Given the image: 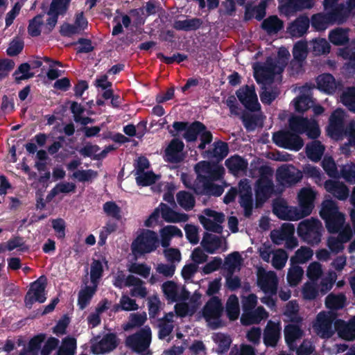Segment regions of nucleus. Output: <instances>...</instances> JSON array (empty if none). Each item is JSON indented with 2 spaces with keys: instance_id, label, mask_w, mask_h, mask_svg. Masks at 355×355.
I'll return each mask as SVG.
<instances>
[{
  "instance_id": "nucleus-57",
  "label": "nucleus",
  "mask_w": 355,
  "mask_h": 355,
  "mask_svg": "<svg viewBox=\"0 0 355 355\" xmlns=\"http://www.w3.org/2000/svg\"><path fill=\"white\" fill-rule=\"evenodd\" d=\"M346 297L344 295H334L329 294L326 297V306L331 309H342L345 304Z\"/></svg>"
},
{
  "instance_id": "nucleus-37",
  "label": "nucleus",
  "mask_w": 355,
  "mask_h": 355,
  "mask_svg": "<svg viewBox=\"0 0 355 355\" xmlns=\"http://www.w3.org/2000/svg\"><path fill=\"white\" fill-rule=\"evenodd\" d=\"M309 125V120L303 116L293 115L288 119L290 130L299 135L305 133Z\"/></svg>"
},
{
  "instance_id": "nucleus-27",
  "label": "nucleus",
  "mask_w": 355,
  "mask_h": 355,
  "mask_svg": "<svg viewBox=\"0 0 355 355\" xmlns=\"http://www.w3.org/2000/svg\"><path fill=\"white\" fill-rule=\"evenodd\" d=\"M285 342L288 347L293 349L295 347V343L304 336V331L301 327L293 323L288 324L284 329Z\"/></svg>"
},
{
  "instance_id": "nucleus-54",
  "label": "nucleus",
  "mask_w": 355,
  "mask_h": 355,
  "mask_svg": "<svg viewBox=\"0 0 355 355\" xmlns=\"http://www.w3.org/2000/svg\"><path fill=\"white\" fill-rule=\"evenodd\" d=\"M307 54V43L306 42L299 41L294 45L293 49V58L300 65L306 59Z\"/></svg>"
},
{
  "instance_id": "nucleus-19",
  "label": "nucleus",
  "mask_w": 355,
  "mask_h": 355,
  "mask_svg": "<svg viewBox=\"0 0 355 355\" xmlns=\"http://www.w3.org/2000/svg\"><path fill=\"white\" fill-rule=\"evenodd\" d=\"M223 307L218 297L212 296L202 308V316L209 322L211 319H219L223 313Z\"/></svg>"
},
{
  "instance_id": "nucleus-18",
  "label": "nucleus",
  "mask_w": 355,
  "mask_h": 355,
  "mask_svg": "<svg viewBox=\"0 0 355 355\" xmlns=\"http://www.w3.org/2000/svg\"><path fill=\"white\" fill-rule=\"evenodd\" d=\"M316 193L311 189L304 187L301 189L297 195L300 209L304 213V216H309L314 208V202Z\"/></svg>"
},
{
  "instance_id": "nucleus-29",
  "label": "nucleus",
  "mask_w": 355,
  "mask_h": 355,
  "mask_svg": "<svg viewBox=\"0 0 355 355\" xmlns=\"http://www.w3.org/2000/svg\"><path fill=\"white\" fill-rule=\"evenodd\" d=\"M162 217L168 223L186 222L189 219L187 214L178 213L168 207L166 204L161 202L159 205Z\"/></svg>"
},
{
  "instance_id": "nucleus-60",
  "label": "nucleus",
  "mask_w": 355,
  "mask_h": 355,
  "mask_svg": "<svg viewBox=\"0 0 355 355\" xmlns=\"http://www.w3.org/2000/svg\"><path fill=\"white\" fill-rule=\"evenodd\" d=\"M136 182L139 186L147 187L153 184L157 180V176L153 171L137 174Z\"/></svg>"
},
{
  "instance_id": "nucleus-10",
  "label": "nucleus",
  "mask_w": 355,
  "mask_h": 355,
  "mask_svg": "<svg viewBox=\"0 0 355 355\" xmlns=\"http://www.w3.org/2000/svg\"><path fill=\"white\" fill-rule=\"evenodd\" d=\"M344 116L345 113L341 109H336L330 115L327 131L331 138L338 140L346 134Z\"/></svg>"
},
{
  "instance_id": "nucleus-9",
  "label": "nucleus",
  "mask_w": 355,
  "mask_h": 355,
  "mask_svg": "<svg viewBox=\"0 0 355 355\" xmlns=\"http://www.w3.org/2000/svg\"><path fill=\"white\" fill-rule=\"evenodd\" d=\"M336 316L333 313L320 312L316 318L314 329L317 334L322 338H329L334 334L333 324H335Z\"/></svg>"
},
{
  "instance_id": "nucleus-34",
  "label": "nucleus",
  "mask_w": 355,
  "mask_h": 355,
  "mask_svg": "<svg viewBox=\"0 0 355 355\" xmlns=\"http://www.w3.org/2000/svg\"><path fill=\"white\" fill-rule=\"evenodd\" d=\"M325 150V147L318 140H314L306 144L305 152L307 157L314 162H318Z\"/></svg>"
},
{
  "instance_id": "nucleus-32",
  "label": "nucleus",
  "mask_w": 355,
  "mask_h": 355,
  "mask_svg": "<svg viewBox=\"0 0 355 355\" xmlns=\"http://www.w3.org/2000/svg\"><path fill=\"white\" fill-rule=\"evenodd\" d=\"M267 316V312L263 306H258L252 311L243 313L241 321L244 325L258 324Z\"/></svg>"
},
{
  "instance_id": "nucleus-58",
  "label": "nucleus",
  "mask_w": 355,
  "mask_h": 355,
  "mask_svg": "<svg viewBox=\"0 0 355 355\" xmlns=\"http://www.w3.org/2000/svg\"><path fill=\"white\" fill-rule=\"evenodd\" d=\"M147 320L146 313H131L129 316V321L124 327L125 330L141 327Z\"/></svg>"
},
{
  "instance_id": "nucleus-14",
  "label": "nucleus",
  "mask_w": 355,
  "mask_h": 355,
  "mask_svg": "<svg viewBox=\"0 0 355 355\" xmlns=\"http://www.w3.org/2000/svg\"><path fill=\"white\" fill-rule=\"evenodd\" d=\"M184 144L178 138L173 139L164 150V159L171 164H179L184 161Z\"/></svg>"
},
{
  "instance_id": "nucleus-44",
  "label": "nucleus",
  "mask_w": 355,
  "mask_h": 355,
  "mask_svg": "<svg viewBox=\"0 0 355 355\" xmlns=\"http://www.w3.org/2000/svg\"><path fill=\"white\" fill-rule=\"evenodd\" d=\"M318 87L327 92L333 93L336 89L334 77L330 73H323L317 78Z\"/></svg>"
},
{
  "instance_id": "nucleus-45",
  "label": "nucleus",
  "mask_w": 355,
  "mask_h": 355,
  "mask_svg": "<svg viewBox=\"0 0 355 355\" xmlns=\"http://www.w3.org/2000/svg\"><path fill=\"white\" fill-rule=\"evenodd\" d=\"M178 284L173 281H166L162 285V292L168 302H178Z\"/></svg>"
},
{
  "instance_id": "nucleus-20",
  "label": "nucleus",
  "mask_w": 355,
  "mask_h": 355,
  "mask_svg": "<svg viewBox=\"0 0 355 355\" xmlns=\"http://www.w3.org/2000/svg\"><path fill=\"white\" fill-rule=\"evenodd\" d=\"M285 68H253L254 77L258 84L263 86L273 83L275 74H281Z\"/></svg>"
},
{
  "instance_id": "nucleus-15",
  "label": "nucleus",
  "mask_w": 355,
  "mask_h": 355,
  "mask_svg": "<svg viewBox=\"0 0 355 355\" xmlns=\"http://www.w3.org/2000/svg\"><path fill=\"white\" fill-rule=\"evenodd\" d=\"M194 170L196 173L206 175L211 182L220 180L225 173V168L223 166L209 161L198 162L194 166Z\"/></svg>"
},
{
  "instance_id": "nucleus-12",
  "label": "nucleus",
  "mask_w": 355,
  "mask_h": 355,
  "mask_svg": "<svg viewBox=\"0 0 355 355\" xmlns=\"http://www.w3.org/2000/svg\"><path fill=\"white\" fill-rule=\"evenodd\" d=\"M302 178V171L293 166L283 165L276 171L277 181L284 187H291L300 182Z\"/></svg>"
},
{
  "instance_id": "nucleus-46",
  "label": "nucleus",
  "mask_w": 355,
  "mask_h": 355,
  "mask_svg": "<svg viewBox=\"0 0 355 355\" xmlns=\"http://www.w3.org/2000/svg\"><path fill=\"white\" fill-rule=\"evenodd\" d=\"M226 313L230 320H235L240 313L239 299L236 295H231L226 302Z\"/></svg>"
},
{
  "instance_id": "nucleus-17",
  "label": "nucleus",
  "mask_w": 355,
  "mask_h": 355,
  "mask_svg": "<svg viewBox=\"0 0 355 355\" xmlns=\"http://www.w3.org/2000/svg\"><path fill=\"white\" fill-rule=\"evenodd\" d=\"M280 322L269 320L263 330V340L266 347H275L281 338Z\"/></svg>"
},
{
  "instance_id": "nucleus-33",
  "label": "nucleus",
  "mask_w": 355,
  "mask_h": 355,
  "mask_svg": "<svg viewBox=\"0 0 355 355\" xmlns=\"http://www.w3.org/2000/svg\"><path fill=\"white\" fill-rule=\"evenodd\" d=\"M119 345V339L114 333H108L103 336L98 343L96 348L101 354L110 352Z\"/></svg>"
},
{
  "instance_id": "nucleus-36",
  "label": "nucleus",
  "mask_w": 355,
  "mask_h": 355,
  "mask_svg": "<svg viewBox=\"0 0 355 355\" xmlns=\"http://www.w3.org/2000/svg\"><path fill=\"white\" fill-rule=\"evenodd\" d=\"M349 29L343 28H336L329 33V40L334 45L343 46L349 43Z\"/></svg>"
},
{
  "instance_id": "nucleus-7",
  "label": "nucleus",
  "mask_w": 355,
  "mask_h": 355,
  "mask_svg": "<svg viewBox=\"0 0 355 355\" xmlns=\"http://www.w3.org/2000/svg\"><path fill=\"white\" fill-rule=\"evenodd\" d=\"M197 177L193 182L192 191L198 196H220L224 189L222 186L209 181V178L202 173H196Z\"/></svg>"
},
{
  "instance_id": "nucleus-55",
  "label": "nucleus",
  "mask_w": 355,
  "mask_h": 355,
  "mask_svg": "<svg viewBox=\"0 0 355 355\" xmlns=\"http://www.w3.org/2000/svg\"><path fill=\"white\" fill-rule=\"evenodd\" d=\"M313 104L311 97L308 95H301L294 99V107L296 112L304 113L308 110Z\"/></svg>"
},
{
  "instance_id": "nucleus-28",
  "label": "nucleus",
  "mask_w": 355,
  "mask_h": 355,
  "mask_svg": "<svg viewBox=\"0 0 355 355\" xmlns=\"http://www.w3.org/2000/svg\"><path fill=\"white\" fill-rule=\"evenodd\" d=\"M335 329L339 336L346 340H354L355 339V322H345L344 320L337 319L335 321Z\"/></svg>"
},
{
  "instance_id": "nucleus-51",
  "label": "nucleus",
  "mask_w": 355,
  "mask_h": 355,
  "mask_svg": "<svg viewBox=\"0 0 355 355\" xmlns=\"http://www.w3.org/2000/svg\"><path fill=\"white\" fill-rule=\"evenodd\" d=\"M46 339L45 334H39L33 336L28 342L27 349L32 355H38L41 351L42 345Z\"/></svg>"
},
{
  "instance_id": "nucleus-41",
  "label": "nucleus",
  "mask_w": 355,
  "mask_h": 355,
  "mask_svg": "<svg viewBox=\"0 0 355 355\" xmlns=\"http://www.w3.org/2000/svg\"><path fill=\"white\" fill-rule=\"evenodd\" d=\"M213 146L214 148L212 150L205 151L208 157H212L218 160H222L227 155L229 147L226 142L219 140L215 141Z\"/></svg>"
},
{
  "instance_id": "nucleus-23",
  "label": "nucleus",
  "mask_w": 355,
  "mask_h": 355,
  "mask_svg": "<svg viewBox=\"0 0 355 355\" xmlns=\"http://www.w3.org/2000/svg\"><path fill=\"white\" fill-rule=\"evenodd\" d=\"M269 171H270V168L268 166H261L260 168L261 175L256 182L255 191L270 198L274 193V184L271 179L263 175Z\"/></svg>"
},
{
  "instance_id": "nucleus-53",
  "label": "nucleus",
  "mask_w": 355,
  "mask_h": 355,
  "mask_svg": "<svg viewBox=\"0 0 355 355\" xmlns=\"http://www.w3.org/2000/svg\"><path fill=\"white\" fill-rule=\"evenodd\" d=\"M340 100L342 103L347 107V109L355 113V87H351L344 92Z\"/></svg>"
},
{
  "instance_id": "nucleus-21",
  "label": "nucleus",
  "mask_w": 355,
  "mask_h": 355,
  "mask_svg": "<svg viewBox=\"0 0 355 355\" xmlns=\"http://www.w3.org/2000/svg\"><path fill=\"white\" fill-rule=\"evenodd\" d=\"M325 190L339 200H345L349 196L347 185L340 181L327 180L324 183Z\"/></svg>"
},
{
  "instance_id": "nucleus-25",
  "label": "nucleus",
  "mask_w": 355,
  "mask_h": 355,
  "mask_svg": "<svg viewBox=\"0 0 355 355\" xmlns=\"http://www.w3.org/2000/svg\"><path fill=\"white\" fill-rule=\"evenodd\" d=\"M310 24V20L306 15H300L287 28V33L293 37H300L304 35Z\"/></svg>"
},
{
  "instance_id": "nucleus-13",
  "label": "nucleus",
  "mask_w": 355,
  "mask_h": 355,
  "mask_svg": "<svg viewBox=\"0 0 355 355\" xmlns=\"http://www.w3.org/2000/svg\"><path fill=\"white\" fill-rule=\"evenodd\" d=\"M314 6V0H282L278 6L279 12L287 17L294 16L297 12L310 9Z\"/></svg>"
},
{
  "instance_id": "nucleus-63",
  "label": "nucleus",
  "mask_w": 355,
  "mask_h": 355,
  "mask_svg": "<svg viewBox=\"0 0 355 355\" xmlns=\"http://www.w3.org/2000/svg\"><path fill=\"white\" fill-rule=\"evenodd\" d=\"M321 166L330 178H337L338 176L337 166L332 157H324Z\"/></svg>"
},
{
  "instance_id": "nucleus-59",
  "label": "nucleus",
  "mask_w": 355,
  "mask_h": 355,
  "mask_svg": "<svg viewBox=\"0 0 355 355\" xmlns=\"http://www.w3.org/2000/svg\"><path fill=\"white\" fill-rule=\"evenodd\" d=\"M239 202L244 209V216L250 218L252 214L253 199L252 193L240 194Z\"/></svg>"
},
{
  "instance_id": "nucleus-2",
  "label": "nucleus",
  "mask_w": 355,
  "mask_h": 355,
  "mask_svg": "<svg viewBox=\"0 0 355 355\" xmlns=\"http://www.w3.org/2000/svg\"><path fill=\"white\" fill-rule=\"evenodd\" d=\"M159 245L157 233L153 230L144 229L131 244V250L136 257L155 251Z\"/></svg>"
},
{
  "instance_id": "nucleus-24",
  "label": "nucleus",
  "mask_w": 355,
  "mask_h": 355,
  "mask_svg": "<svg viewBox=\"0 0 355 355\" xmlns=\"http://www.w3.org/2000/svg\"><path fill=\"white\" fill-rule=\"evenodd\" d=\"M343 24L337 19L336 15L325 12L313 15L311 25L318 31L325 30L329 24Z\"/></svg>"
},
{
  "instance_id": "nucleus-26",
  "label": "nucleus",
  "mask_w": 355,
  "mask_h": 355,
  "mask_svg": "<svg viewBox=\"0 0 355 355\" xmlns=\"http://www.w3.org/2000/svg\"><path fill=\"white\" fill-rule=\"evenodd\" d=\"M340 0H324L323 6L325 12L336 15L337 19L342 23L347 18V10L344 3H339Z\"/></svg>"
},
{
  "instance_id": "nucleus-6",
  "label": "nucleus",
  "mask_w": 355,
  "mask_h": 355,
  "mask_svg": "<svg viewBox=\"0 0 355 355\" xmlns=\"http://www.w3.org/2000/svg\"><path fill=\"white\" fill-rule=\"evenodd\" d=\"M274 143L279 147L299 151L304 146V140L297 134L289 130H280L273 134Z\"/></svg>"
},
{
  "instance_id": "nucleus-56",
  "label": "nucleus",
  "mask_w": 355,
  "mask_h": 355,
  "mask_svg": "<svg viewBox=\"0 0 355 355\" xmlns=\"http://www.w3.org/2000/svg\"><path fill=\"white\" fill-rule=\"evenodd\" d=\"M171 320L168 318L167 315L160 318L159 320V331L158 338L161 340L166 338L168 336L173 329V325L169 323Z\"/></svg>"
},
{
  "instance_id": "nucleus-16",
  "label": "nucleus",
  "mask_w": 355,
  "mask_h": 355,
  "mask_svg": "<svg viewBox=\"0 0 355 355\" xmlns=\"http://www.w3.org/2000/svg\"><path fill=\"white\" fill-rule=\"evenodd\" d=\"M236 94L239 101L247 110L256 112L261 109L254 87L245 85L238 89Z\"/></svg>"
},
{
  "instance_id": "nucleus-30",
  "label": "nucleus",
  "mask_w": 355,
  "mask_h": 355,
  "mask_svg": "<svg viewBox=\"0 0 355 355\" xmlns=\"http://www.w3.org/2000/svg\"><path fill=\"white\" fill-rule=\"evenodd\" d=\"M225 164L230 173L234 175L240 172L245 171L248 166V161L238 155H234L227 158L225 162Z\"/></svg>"
},
{
  "instance_id": "nucleus-61",
  "label": "nucleus",
  "mask_w": 355,
  "mask_h": 355,
  "mask_svg": "<svg viewBox=\"0 0 355 355\" xmlns=\"http://www.w3.org/2000/svg\"><path fill=\"white\" fill-rule=\"evenodd\" d=\"M43 15L40 14L35 16L29 21L28 32L32 37H37L41 33V27L44 24Z\"/></svg>"
},
{
  "instance_id": "nucleus-3",
  "label": "nucleus",
  "mask_w": 355,
  "mask_h": 355,
  "mask_svg": "<svg viewBox=\"0 0 355 355\" xmlns=\"http://www.w3.org/2000/svg\"><path fill=\"white\" fill-rule=\"evenodd\" d=\"M297 234L305 243L318 245L321 241L322 225L321 222L314 218L301 221L297 226Z\"/></svg>"
},
{
  "instance_id": "nucleus-42",
  "label": "nucleus",
  "mask_w": 355,
  "mask_h": 355,
  "mask_svg": "<svg viewBox=\"0 0 355 355\" xmlns=\"http://www.w3.org/2000/svg\"><path fill=\"white\" fill-rule=\"evenodd\" d=\"M76 348V339L71 336H67L62 339L55 355H75Z\"/></svg>"
},
{
  "instance_id": "nucleus-39",
  "label": "nucleus",
  "mask_w": 355,
  "mask_h": 355,
  "mask_svg": "<svg viewBox=\"0 0 355 355\" xmlns=\"http://www.w3.org/2000/svg\"><path fill=\"white\" fill-rule=\"evenodd\" d=\"M284 23L282 20L279 19L277 16H270L262 22V28L268 34H277L279 31L283 28Z\"/></svg>"
},
{
  "instance_id": "nucleus-4",
  "label": "nucleus",
  "mask_w": 355,
  "mask_h": 355,
  "mask_svg": "<svg viewBox=\"0 0 355 355\" xmlns=\"http://www.w3.org/2000/svg\"><path fill=\"white\" fill-rule=\"evenodd\" d=\"M173 130H168L173 137L178 136L179 133L184 132L182 137L188 143L197 140L199 134L205 130V125L199 121H195L191 123L187 121H174L172 124Z\"/></svg>"
},
{
  "instance_id": "nucleus-31",
  "label": "nucleus",
  "mask_w": 355,
  "mask_h": 355,
  "mask_svg": "<svg viewBox=\"0 0 355 355\" xmlns=\"http://www.w3.org/2000/svg\"><path fill=\"white\" fill-rule=\"evenodd\" d=\"M161 239L159 243L164 248L169 247L173 237H182L183 234L180 228L175 225H166L159 230Z\"/></svg>"
},
{
  "instance_id": "nucleus-48",
  "label": "nucleus",
  "mask_w": 355,
  "mask_h": 355,
  "mask_svg": "<svg viewBox=\"0 0 355 355\" xmlns=\"http://www.w3.org/2000/svg\"><path fill=\"white\" fill-rule=\"evenodd\" d=\"M289 58V51L286 48L282 47L278 51L277 60L275 62L273 58H268L266 67H284L287 64Z\"/></svg>"
},
{
  "instance_id": "nucleus-49",
  "label": "nucleus",
  "mask_w": 355,
  "mask_h": 355,
  "mask_svg": "<svg viewBox=\"0 0 355 355\" xmlns=\"http://www.w3.org/2000/svg\"><path fill=\"white\" fill-rule=\"evenodd\" d=\"M313 256V250L307 247H301L291 258V264L304 263Z\"/></svg>"
},
{
  "instance_id": "nucleus-22",
  "label": "nucleus",
  "mask_w": 355,
  "mask_h": 355,
  "mask_svg": "<svg viewBox=\"0 0 355 355\" xmlns=\"http://www.w3.org/2000/svg\"><path fill=\"white\" fill-rule=\"evenodd\" d=\"M257 284L266 294L274 295L277 293L278 282L274 272H268L259 275Z\"/></svg>"
},
{
  "instance_id": "nucleus-47",
  "label": "nucleus",
  "mask_w": 355,
  "mask_h": 355,
  "mask_svg": "<svg viewBox=\"0 0 355 355\" xmlns=\"http://www.w3.org/2000/svg\"><path fill=\"white\" fill-rule=\"evenodd\" d=\"M176 199L180 206L186 211L191 210L195 206V198L188 191H180L178 192Z\"/></svg>"
},
{
  "instance_id": "nucleus-5",
  "label": "nucleus",
  "mask_w": 355,
  "mask_h": 355,
  "mask_svg": "<svg viewBox=\"0 0 355 355\" xmlns=\"http://www.w3.org/2000/svg\"><path fill=\"white\" fill-rule=\"evenodd\" d=\"M151 338V329L148 326H145L136 333L128 336L125 339V345L134 352L141 354L149 348Z\"/></svg>"
},
{
  "instance_id": "nucleus-35",
  "label": "nucleus",
  "mask_w": 355,
  "mask_h": 355,
  "mask_svg": "<svg viewBox=\"0 0 355 355\" xmlns=\"http://www.w3.org/2000/svg\"><path fill=\"white\" fill-rule=\"evenodd\" d=\"M98 286L92 284L85 286L82 288L78 295V306L80 310H84L90 303L92 297L97 291Z\"/></svg>"
},
{
  "instance_id": "nucleus-43",
  "label": "nucleus",
  "mask_w": 355,
  "mask_h": 355,
  "mask_svg": "<svg viewBox=\"0 0 355 355\" xmlns=\"http://www.w3.org/2000/svg\"><path fill=\"white\" fill-rule=\"evenodd\" d=\"M31 65L33 67H54L55 65L64 67L58 60H53L46 56L33 58L29 62L22 63L19 67H31Z\"/></svg>"
},
{
  "instance_id": "nucleus-52",
  "label": "nucleus",
  "mask_w": 355,
  "mask_h": 355,
  "mask_svg": "<svg viewBox=\"0 0 355 355\" xmlns=\"http://www.w3.org/2000/svg\"><path fill=\"white\" fill-rule=\"evenodd\" d=\"M103 274V267L100 260L94 259L91 264L90 281L92 284L98 286Z\"/></svg>"
},
{
  "instance_id": "nucleus-40",
  "label": "nucleus",
  "mask_w": 355,
  "mask_h": 355,
  "mask_svg": "<svg viewBox=\"0 0 355 355\" xmlns=\"http://www.w3.org/2000/svg\"><path fill=\"white\" fill-rule=\"evenodd\" d=\"M202 24L200 18L177 20L173 23V28L178 31H191L198 29Z\"/></svg>"
},
{
  "instance_id": "nucleus-1",
  "label": "nucleus",
  "mask_w": 355,
  "mask_h": 355,
  "mask_svg": "<svg viewBox=\"0 0 355 355\" xmlns=\"http://www.w3.org/2000/svg\"><path fill=\"white\" fill-rule=\"evenodd\" d=\"M320 216L324 221L327 231L331 234L338 232L345 220V215L339 211L337 202L332 199L323 200Z\"/></svg>"
},
{
  "instance_id": "nucleus-8",
  "label": "nucleus",
  "mask_w": 355,
  "mask_h": 355,
  "mask_svg": "<svg viewBox=\"0 0 355 355\" xmlns=\"http://www.w3.org/2000/svg\"><path fill=\"white\" fill-rule=\"evenodd\" d=\"M47 284L46 277L40 276L37 280L31 284L30 289L25 295L24 302L27 308L31 309L35 302L43 303L46 297L45 288Z\"/></svg>"
},
{
  "instance_id": "nucleus-62",
  "label": "nucleus",
  "mask_w": 355,
  "mask_h": 355,
  "mask_svg": "<svg viewBox=\"0 0 355 355\" xmlns=\"http://www.w3.org/2000/svg\"><path fill=\"white\" fill-rule=\"evenodd\" d=\"M287 259V252L283 249H278L273 253L272 264L275 269L281 270L285 266Z\"/></svg>"
},
{
  "instance_id": "nucleus-38",
  "label": "nucleus",
  "mask_w": 355,
  "mask_h": 355,
  "mask_svg": "<svg viewBox=\"0 0 355 355\" xmlns=\"http://www.w3.org/2000/svg\"><path fill=\"white\" fill-rule=\"evenodd\" d=\"M222 240L219 236L209 233L205 234L201 242L204 250L209 254H214L220 248Z\"/></svg>"
},
{
  "instance_id": "nucleus-50",
  "label": "nucleus",
  "mask_w": 355,
  "mask_h": 355,
  "mask_svg": "<svg viewBox=\"0 0 355 355\" xmlns=\"http://www.w3.org/2000/svg\"><path fill=\"white\" fill-rule=\"evenodd\" d=\"M19 248L18 251L21 252H28L29 247L26 244L24 237L21 236H13L6 243V249L8 251Z\"/></svg>"
},
{
  "instance_id": "nucleus-64",
  "label": "nucleus",
  "mask_w": 355,
  "mask_h": 355,
  "mask_svg": "<svg viewBox=\"0 0 355 355\" xmlns=\"http://www.w3.org/2000/svg\"><path fill=\"white\" fill-rule=\"evenodd\" d=\"M103 211L107 216L112 217L116 220H121V208L114 201H107L103 204Z\"/></svg>"
},
{
  "instance_id": "nucleus-11",
  "label": "nucleus",
  "mask_w": 355,
  "mask_h": 355,
  "mask_svg": "<svg viewBox=\"0 0 355 355\" xmlns=\"http://www.w3.org/2000/svg\"><path fill=\"white\" fill-rule=\"evenodd\" d=\"M71 0H52L49 11V18L44 26L45 31L49 33L55 26L59 15H64L69 8Z\"/></svg>"
}]
</instances>
